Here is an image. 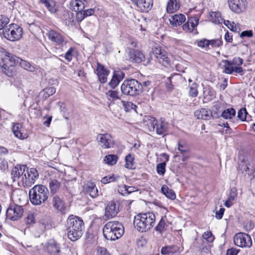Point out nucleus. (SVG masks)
I'll list each match as a JSON object with an SVG mask.
<instances>
[{
    "mask_svg": "<svg viewBox=\"0 0 255 255\" xmlns=\"http://www.w3.org/2000/svg\"><path fill=\"white\" fill-rule=\"evenodd\" d=\"M228 2L230 9L237 14L245 11L247 7L246 0H228Z\"/></svg>",
    "mask_w": 255,
    "mask_h": 255,
    "instance_id": "obj_13",
    "label": "nucleus"
},
{
    "mask_svg": "<svg viewBox=\"0 0 255 255\" xmlns=\"http://www.w3.org/2000/svg\"><path fill=\"white\" fill-rule=\"evenodd\" d=\"M209 46L212 47H219L221 46L222 41L220 39L209 40Z\"/></svg>",
    "mask_w": 255,
    "mask_h": 255,
    "instance_id": "obj_57",
    "label": "nucleus"
},
{
    "mask_svg": "<svg viewBox=\"0 0 255 255\" xmlns=\"http://www.w3.org/2000/svg\"><path fill=\"white\" fill-rule=\"evenodd\" d=\"M225 104L222 102H218L214 105L212 109L211 112L213 117L214 118H218L219 117V113L222 112L224 110Z\"/></svg>",
    "mask_w": 255,
    "mask_h": 255,
    "instance_id": "obj_37",
    "label": "nucleus"
},
{
    "mask_svg": "<svg viewBox=\"0 0 255 255\" xmlns=\"http://www.w3.org/2000/svg\"><path fill=\"white\" fill-rule=\"evenodd\" d=\"M194 115L198 119L205 120H209L211 117H213L211 111H209L206 109H201L196 110L194 113Z\"/></svg>",
    "mask_w": 255,
    "mask_h": 255,
    "instance_id": "obj_24",
    "label": "nucleus"
},
{
    "mask_svg": "<svg viewBox=\"0 0 255 255\" xmlns=\"http://www.w3.org/2000/svg\"><path fill=\"white\" fill-rule=\"evenodd\" d=\"M119 176H115L114 175H109L103 177L101 179V182L103 184H107L111 182L117 181Z\"/></svg>",
    "mask_w": 255,
    "mask_h": 255,
    "instance_id": "obj_52",
    "label": "nucleus"
},
{
    "mask_svg": "<svg viewBox=\"0 0 255 255\" xmlns=\"http://www.w3.org/2000/svg\"><path fill=\"white\" fill-rule=\"evenodd\" d=\"M235 110L233 108H231L224 110L221 114V117L226 120H230L235 117Z\"/></svg>",
    "mask_w": 255,
    "mask_h": 255,
    "instance_id": "obj_38",
    "label": "nucleus"
},
{
    "mask_svg": "<svg viewBox=\"0 0 255 255\" xmlns=\"http://www.w3.org/2000/svg\"><path fill=\"white\" fill-rule=\"evenodd\" d=\"M222 69L223 72L228 74H232L233 72L243 75L244 70L240 66L243 63V59L240 57H234L232 61H222ZM222 65V64H221Z\"/></svg>",
    "mask_w": 255,
    "mask_h": 255,
    "instance_id": "obj_6",
    "label": "nucleus"
},
{
    "mask_svg": "<svg viewBox=\"0 0 255 255\" xmlns=\"http://www.w3.org/2000/svg\"><path fill=\"white\" fill-rule=\"evenodd\" d=\"M119 212V204L118 201H111L109 202L105 208L104 219L108 220L117 216Z\"/></svg>",
    "mask_w": 255,
    "mask_h": 255,
    "instance_id": "obj_12",
    "label": "nucleus"
},
{
    "mask_svg": "<svg viewBox=\"0 0 255 255\" xmlns=\"http://www.w3.org/2000/svg\"><path fill=\"white\" fill-rule=\"evenodd\" d=\"M161 191L167 198L172 200L176 198V195L173 190L169 189L168 186L165 185L162 186Z\"/></svg>",
    "mask_w": 255,
    "mask_h": 255,
    "instance_id": "obj_39",
    "label": "nucleus"
},
{
    "mask_svg": "<svg viewBox=\"0 0 255 255\" xmlns=\"http://www.w3.org/2000/svg\"><path fill=\"white\" fill-rule=\"evenodd\" d=\"M155 221V216L152 212L139 213L134 217L133 224L137 230L141 232L149 230Z\"/></svg>",
    "mask_w": 255,
    "mask_h": 255,
    "instance_id": "obj_2",
    "label": "nucleus"
},
{
    "mask_svg": "<svg viewBox=\"0 0 255 255\" xmlns=\"http://www.w3.org/2000/svg\"><path fill=\"white\" fill-rule=\"evenodd\" d=\"M56 92V89L53 87H48L45 88L39 93V96L44 99H46L49 96L54 94Z\"/></svg>",
    "mask_w": 255,
    "mask_h": 255,
    "instance_id": "obj_42",
    "label": "nucleus"
},
{
    "mask_svg": "<svg viewBox=\"0 0 255 255\" xmlns=\"http://www.w3.org/2000/svg\"><path fill=\"white\" fill-rule=\"evenodd\" d=\"M95 13V10L93 8L84 9L81 11L77 12L76 14V20L78 22H81L85 17L92 15Z\"/></svg>",
    "mask_w": 255,
    "mask_h": 255,
    "instance_id": "obj_23",
    "label": "nucleus"
},
{
    "mask_svg": "<svg viewBox=\"0 0 255 255\" xmlns=\"http://www.w3.org/2000/svg\"><path fill=\"white\" fill-rule=\"evenodd\" d=\"M60 186V183L56 179H50L49 183V187L50 192L55 194L59 190Z\"/></svg>",
    "mask_w": 255,
    "mask_h": 255,
    "instance_id": "obj_43",
    "label": "nucleus"
},
{
    "mask_svg": "<svg viewBox=\"0 0 255 255\" xmlns=\"http://www.w3.org/2000/svg\"><path fill=\"white\" fill-rule=\"evenodd\" d=\"M96 74L100 83H105L107 81V76L109 74V71L99 63H97Z\"/></svg>",
    "mask_w": 255,
    "mask_h": 255,
    "instance_id": "obj_19",
    "label": "nucleus"
},
{
    "mask_svg": "<svg viewBox=\"0 0 255 255\" xmlns=\"http://www.w3.org/2000/svg\"><path fill=\"white\" fill-rule=\"evenodd\" d=\"M66 227L68 238L73 242L80 239L82 236L85 226L83 220L76 216L71 215L67 220Z\"/></svg>",
    "mask_w": 255,
    "mask_h": 255,
    "instance_id": "obj_1",
    "label": "nucleus"
},
{
    "mask_svg": "<svg viewBox=\"0 0 255 255\" xmlns=\"http://www.w3.org/2000/svg\"><path fill=\"white\" fill-rule=\"evenodd\" d=\"M26 223L27 225H32L35 222V218L34 216L32 214H28L27 217L26 218Z\"/></svg>",
    "mask_w": 255,
    "mask_h": 255,
    "instance_id": "obj_63",
    "label": "nucleus"
},
{
    "mask_svg": "<svg viewBox=\"0 0 255 255\" xmlns=\"http://www.w3.org/2000/svg\"><path fill=\"white\" fill-rule=\"evenodd\" d=\"M125 167L128 169H132L135 168L134 167V157L131 154H128L126 156Z\"/></svg>",
    "mask_w": 255,
    "mask_h": 255,
    "instance_id": "obj_46",
    "label": "nucleus"
},
{
    "mask_svg": "<svg viewBox=\"0 0 255 255\" xmlns=\"http://www.w3.org/2000/svg\"><path fill=\"white\" fill-rule=\"evenodd\" d=\"M12 130L15 136L19 139H23L27 137L26 134L22 132V125L19 123L13 124Z\"/></svg>",
    "mask_w": 255,
    "mask_h": 255,
    "instance_id": "obj_28",
    "label": "nucleus"
},
{
    "mask_svg": "<svg viewBox=\"0 0 255 255\" xmlns=\"http://www.w3.org/2000/svg\"><path fill=\"white\" fill-rule=\"evenodd\" d=\"M1 68L2 72L8 77H12L15 74V68L12 65H8L7 63H3Z\"/></svg>",
    "mask_w": 255,
    "mask_h": 255,
    "instance_id": "obj_31",
    "label": "nucleus"
},
{
    "mask_svg": "<svg viewBox=\"0 0 255 255\" xmlns=\"http://www.w3.org/2000/svg\"><path fill=\"white\" fill-rule=\"evenodd\" d=\"M39 2L43 4L51 13H55L58 10V6L53 0H39Z\"/></svg>",
    "mask_w": 255,
    "mask_h": 255,
    "instance_id": "obj_26",
    "label": "nucleus"
},
{
    "mask_svg": "<svg viewBox=\"0 0 255 255\" xmlns=\"http://www.w3.org/2000/svg\"><path fill=\"white\" fill-rule=\"evenodd\" d=\"M39 174L35 168H28L26 167L25 172L22 176L21 184L24 187H29L33 185L38 179Z\"/></svg>",
    "mask_w": 255,
    "mask_h": 255,
    "instance_id": "obj_8",
    "label": "nucleus"
},
{
    "mask_svg": "<svg viewBox=\"0 0 255 255\" xmlns=\"http://www.w3.org/2000/svg\"><path fill=\"white\" fill-rule=\"evenodd\" d=\"M86 192L92 198L98 196V190L95 185L92 182H88L85 187Z\"/></svg>",
    "mask_w": 255,
    "mask_h": 255,
    "instance_id": "obj_34",
    "label": "nucleus"
},
{
    "mask_svg": "<svg viewBox=\"0 0 255 255\" xmlns=\"http://www.w3.org/2000/svg\"><path fill=\"white\" fill-rule=\"evenodd\" d=\"M118 159V157L116 155L109 154L106 155L104 158V161L109 165H115Z\"/></svg>",
    "mask_w": 255,
    "mask_h": 255,
    "instance_id": "obj_47",
    "label": "nucleus"
},
{
    "mask_svg": "<svg viewBox=\"0 0 255 255\" xmlns=\"http://www.w3.org/2000/svg\"><path fill=\"white\" fill-rule=\"evenodd\" d=\"M18 64H19L21 67L27 71L30 72H33L34 71L35 68L33 66L31 65L29 62L20 58Z\"/></svg>",
    "mask_w": 255,
    "mask_h": 255,
    "instance_id": "obj_49",
    "label": "nucleus"
},
{
    "mask_svg": "<svg viewBox=\"0 0 255 255\" xmlns=\"http://www.w3.org/2000/svg\"><path fill=\"white\" fill-rule=\"evenodd\" d=\"M23 247L27 252L32 254L36 253L38 250L37 246H32L31 245H26V246H23Z\"/></svg>",
    "mask_w": 255,
    "mask_h": 255,
    "instance_id": "obj_58",
    "label": "nucleus"
},
{
    "mask_svg": "<svg viewBox=\"0 0 255 255\" xmlns=\"http://www.w3.org/2000/svg\"><path fill=\"white\" fill-rule=\"evenodd\" d=\"M106 95L109 100L112 99L114 101L120 99V94L117 91L109 90L106 93Z\"/></svg>",
    "mask_w": 255,
    "mask_h": 255,
    "instance_id": "obj_48",
    "label": "nucleus"
},
{
    "mask_svg": "<svg viewBox=\"0 0 255 255\" xmlns=\"http://www.w3.org/2000/svg\"><path fill=\"white\" fill-rule=\"evenodd\" d=\"M97 139L104 148H110L114 145L113 137L110 134H99Z\"/></svg>",
    "mask_w": 255,
    "mask_h": 255,
    "instance_id": "obj_16",
    "label": "nucleus"
},
{
    "mask_svg": "<svg viewBox=\"0 0 255 255\" xmlns=\"http://www.w3.org/2000/svg\"><path fill=\"white\" fill-rule=\"evenodd\" d=\"M59 248V245L55 241L52 240L47 243L46 251L50 255H56Z\"/></svg>",
    "mask_w": 255,
    "mask_h": 255,
    "instance_id": "obj_30",
    "label": "nucleus"
},
{
    "mask_svg": "<svg viewBox=\"0 0 255 255\" xmlns=\"http://www.w3.org/2000/svg\"><path fill=\"white\" fill-rule=\"evenodd\" d=\"M235 244L242 248H249L252 246V240L250 235L244 233L236 234L234 237Z\"/></svg>",
    "mask_w": 255,
    "mask_h": 255,
    "instance_id": "obj_9",
    "label": "nucleus"
},
{
    "mask_svg": "<svg viewBox=\"0 0 255 255\" xmlns=\"http://www.w3.org/2000/svg\"><path fill=\"white\" fill-rule=\"evenodd\" d=\"M69 252L70 250L68 248H59L56 255H68Z\"/></svg>",
    "mask_w": 255,
    "mask_h": 255,
    "instance_id": "obj_64",
    "label": "nucleus"
},
{
    "mask_svg": "<svg viewBox=\"0 0 255 255\" xmlns=\"http://www.w3.org/2000/svg\"><path fill=\"white\" fill-rule=\"evenodd\" d=\"M26 166L24 165H17L13 167L11 171V176L13 182L17 181L21 184L22 176L25 172Z\"/></svg>",
    "mask_w": 255,
    "mask_h": 255,
    "instance_id": "obj_14",
    "label": "nucleus"
},
{
    "mask_svg": "<svg viewBox=\"0 0 255 255\" xmlns=\"http://www.w3.org/2000/svg\"><path fill=\"white\" fill-rule=\"evenodd\" d=\"M23 210L22 206L17 205H11L7 209L6 216L7 219L11 221H16L23 215Z\"/></svg>",
    "mask_w": 255,
    "mask_h": 255,
    "instance_id": "obj_11",
    "label": "nucleus"
},
{
    "mask_svg": "<svg viewBox=\"0 0 255 255\" xmlns=\"http://www.w3.org/2000/svg\"><path fill=\"white\" fill-rule=\"evenodd\" d=\"M165 222L164 220L162 218L159 222L157 225L155 227V230L161 233L165 230Z\"/></svg>",
    "mask_w": 255,
    "mask_h": 255,
    "instance_id": "obj_55",
    "label": "nucleus"
},
{
    "mask_svg": "<svg viewBox=\"0 0 255 255\" xmlns=\"http://www.w3.org/2000/svg\"><path fill=\"white\" fill-rule=\"evenodd\" d=\"M178 149L184 156L188 151V148L186 146L181 144L180 142L178 143Z\"/></svg>",
    "mask_w": 255,
    "mask_h": 255,
    "instance_id": "obj_59",
    "label": "nucleus"
},
{
    "mask_svg": "<svg viewBox=\"0 0 255 255\" xmlns=\"http://www.w3.org/2000/svg\"><path fill=\"white\" fill-rule=\"evenodd\" d=\"M209 40L202 39L197 41V45L201 48H205L209 46Z\"/></svg>",
    "mask_w": 255,
    "mask_h": 255,
    "instance_id": "obj_60",
    "label": "nucleus"
},
{
    "mask_svg": "<svg viewBox=\"0 0 255 255\" xmlns=\"http://www.w3.org/2000/svg\"><path fill=\"white\" fill-rule=\"evenodd\" d=\"M210 20L216 24H220L225 21L219 11H212L210 13Z\"/></svg>",
    "mask_w": 255,
    "mask_h": 255,
    "instance_id": "obj_40",
    "label": "nucleus"
},
{
    "mask_svg": "<svg viewBox=\"0 0 255 255\" xmlns=\"http://www.w3.org/2000/svg\"><path fill=\"white\" fill-rule=\"evenodd\" d=\"M185 20V16L181 13L175 14L169 19L170 24L175 26L181 25Z\"/></svg>",
    "mask_w": 255,
    "mask_h": 255,
    "instance_id": "obj_27",
    "label": "nucleus"
},
{
    "mask_svg": "<svg viewBox=\"0 0 255 255\" xmlns=\"http://www.w3.org/2000/svg\"><path fill=\"white\" fill-rule=\"evenodd\" d=\"M180 6V4L178 0H169L167 4V11L168 13H173L178 10Z\"/></svg>",
    "mask_w": 255,
    "mask_h": 255,
    "instance_id": "obj_36",
    "label": "nucleus"
},
{
    "mask_svg": "<svg viewBox=\"0 0 255 255\" xmlns=\"http://www.w3.org/2000/svg\"><path fill=\"white\" fill-rule=\"evenodd\" d=\"M90 0H75L70 3V8L75 12L81 11L89 7Z\"/></svg>",
    "mask_w": 255,
    "mask_h": 255,
    "instance_id": "obj_17",
    "label": "nucleus"
},
{
    "mask_svg": "<svg viewBox=\"0 0 255 255\" xmlns=\"http://www.w3.org/2000/svg\"><path fill=\"white\" fill-rule=\"evenodd\" d=\"M0 53L2 62L7 64L8 62L10 65H12L15 66V65L18 64L20 60L19 57L6 52L4 49H0Z\"/></svg>",
    "mask_w": 255,
    "mask_h": 255,
    "instance_id": "obj_15",
    "label": "nucleus"
},
{
    "mask_svg": "<svg viewBox=\"0 0 255 255\" xmlns=\"http://www.w3.org/2000/svg\"><path fill=\"white\" fill-rule=\"evenodd\" d=\"M198 21L199 19L195 17H191L188 19V21L183 25V28L185 30L187 29L191 32L194 30L195 27L197 25Z\"/></svg>",
    "mask_w": 255,
    "mask_h": 255,
    "instance_id": "obj_32",
    "label": "nucleus"
},
{
    "mask_svg": "<svg viewBox=\"0 0 255 255\" xmlns=\"http://www.w3.org/2000/svg\"><path fill=\"white\" fill-rule=\"evenodd\" d=\"M198 85L194 82L189 85V94L190 97H196L197 96L198 91L197 90Z\"/></svg>",
    "mask_w": 255,
    "mask_h": 255,
    "instance_id": "obj_50",
    "label": "nucleus"
},
{
    "mask_svg": "<svg viewBox=\"0 0 255 255\" xmlns=\"http://www.w3.org/2000/svg\"><path fill=\"white\" fill-rule=\"evenodd\" d=\"M103 232L106 239L115 241L122 236L124 233V229L119 222L110 221L104 226Z\"/></svg>",
    "mask_w": 255,
    "mask_h": 255,
    "instance_id": "obj_4",
    "label": "nucleus"
},
{
    "mask_svg": "<svg viewBox=\"0 0 255 255\" xmlns=\"http://www.w3.org/2000/svg\"><path fill=\"white\" fill-rule=\"evenodd\" d=\"M2 34L7 40L14 41L19 39L21 37L22 29L17 24L11 23L4 28Z\"/></svg>",
    "mask_w": 255,
    "mask_h": 255,
    "instance_id": "obj_7",
    "label": "nucleus"
},
{
    "mask_svg": "<svg viewBox=\"0 0 255 255\" xmlns=\"http://www.w3.org/2000/svg\"><path fill=\"white\" fill-rule=\"evenodd\" d=\"M168 124L163 119L160 118L155 126V131L157 134L162 135L167 131Z\"/></svg>",
    "mask_w": 255,
    "mask_h": 255,
    "instance_id": "obj_22",
    "label": "nucleus"
},
{
    "mask_svg": "<svg viewBox=\"0 0 255 255\" xmlns=\"http://www.w3.org/2000/svg\"><path fill=\"white\" fill-rule=\"evenodd\" d=\"M166 162H163L158 164L156 167L157 173L161 175H163L165 172Z\"/></svg>",
    "mask_w": 255,
    "mask_h": 255,
    "instance_id": "obj_54",
    "label": "nucleus"
},
{
    "mask_svg": "<svg viewBox=\"0 0 255 255\" xmlns=\"http://www.w3.org/2000/svg\"><path fill=\"white\" fill-rule=\"evenodd\" d=\"M52 204L56 210L62 211L64 209V201L58 196H54L52 198Z\"/></svg>",
    "mask_w": 255,
    "mask_h": 255,
    "instance_id": "obj_33",
    "label": "nucleus"
},
{
    "mask_svg": "<svg viewBox=\"0 0 255 255\" xmlns=\"http://www.w3.org/2000/svg\"><path fill=\"white\" fill-rule=\"evenodd\" d=\"M151 57L157 59L159 63L165 67L170 65L169 55L164 49H154L151 54Z\"/></svg>",
    "mask_w": 255,
    "mask_h": 255,
    "instance_id": "obj_10",
    "label": "nucleus"
},
{
    "mask_svg": "<svg viewBox=\"0 0 255 255\" xmlns=\"http://www.w3.org/2000/svg\"><path fill=\"white\" fill-rule=\"evenodd\" d=\"M179 251V248L176 246L164 247L161 249V253L163 255L176 253Z\"/></svg>",
    "mask_w": 255,
    "mask_h": 255,
    "instance_id": "obj_41",
    "label": "nucleus"
},
{
    "mask_svg": "<svg viewBox=\"0 0 255 255\" xmlns=\"http://www.w3.org/2000/svg\"><path fill=\"white\" fill-rule=\"evenodd\" d=\"M224 23L228 27V28L233 31L239 32L240 30L239 26L236 24L234 22L231 23L229 20H225L224 21Z\"/></svg>",
    "mask_w": 255,
    "mask_h": 255,
    "instance_id": "obj_51",
    "label": "nucleus"
},
{
    "mask_svg": "<svg viewBox=\"0 0 255 255\" xmlns=\"http://www.w3.org/2000/svg\"><path fill=\"white\" fill-rule=\"evenodd\" d=\"M137 7L142 12H147L153 5V0H134Z\"/></svg>",
    "mask_w": 255,
    "mask_h": 255,
    "instance_id": "obj_20",
    "label": "nucleus"
},
{
    "mask_svg": "<svg viewBox=\"0 0 255 255\" xmlns=\"http://www.w3.org/2000/svg\"><path fill=\"white\" fill-rule=\"evenodd\" d=\"M157 120L155 118L151 116H145L143 119V124L147 127L150 132L154 131L155 129V126Z\"/></svg>",
    "mask_w": 255,
    "mask_h": 255,
    "instance_id": "obj_25",
    "label": "nucleus"
},
{
    "mask_svg": "<svg viewBox=\"0 0 255 255\" xmlns=\"http://www.w3.org/2000/svg\"><path fill=\"white\" fill-rule=\"evenodd\" d=\"M247 112L245 108L240 109L238 112V118L242 121L246 120Z\"/></svg>",
    "mask_w": 255,
    "mask_h": 255,
    "instance_id": "obj_56",
    "label": "nucleus"
},
{
    "mask_svg": "<svg viewBox=\"0 0 255 255\" xmlns=\"http://www.w3.org/2000/svg\"><path fill=\"white\" fill-rule=\"evenodd\" d=\"M48 38L52 42L58 45L62 44L64 42L63 36L59 32L54 30H50L47 33Z\"/></svg>",
    "mask_w": 255,
    "mask_h": 255,
    "instance_id": "obj_21",
    "label": "nucleus"
},
{
    "mask_svg": "<svg viewBox=\"0 0 255 255\" xmlns=\"http://www.w3.org/2000/svg\"><path fill=\"white\" fill-rule=\"evenodd\" d=\"M237 196V191L235 188H233L230 190L229 194L228 195V198L230 200H232L234 201L235 198Z\"/></svg>",
    "mask_w": 255,
    "mask_h": 255,
    "instance_id": "obj_62",
    "label": "nucleus"
},
{
    "mask_svg": "<svg viewBox=\"0 0 255 255\" xmlns=\"http://www.w3.org/2000/svg\"><path fill=\"white\" fill-rule=\"evenodd\" d=\"M129 60L133 62L140 63L145 58L143 54L137 49H128Z\"/></svg>",
    "mask_w": 255,
    "mask_h": 255,
    "instance_id": "obj_18",
    "label": "nucleus"
},
{
    "mask_svg": "<svg viewBox=\"0 0 255 255\" xmlns=\"http://www.w3.org/2000/svg\"><path fill=\"white\" fill-rule=\"evenodd\" d=\"M118 104L120 107L123 106L126 112L130 111L132 109L134 110L137 107L135 105L131 102L121 101Z\"/></svg>",
    "mask_w": 255,
    "mask_h": 255,
    "instance_id": "obj_45",
    "label": "nucleus"
},
{
    "mask_svg": "<svg viewBox=\"0 0 255 255\" xmlns=\"http://www.w3.org/2000/svg\"><path fill=\"white\" fill-rule=\"evenodd\" d=\"M121 88L124 95L132 97L139 95L142 92V84L134 79L125 80Z\"/></svg>",
    "mask_w": 255,
    "mask_h": 255,
    "instance_id": "obj_5",
    "label": "nucleus"
},
{
    "mask_svg": "<svg viewBox=\"0 0 255 255\" xmlns=\"http://www.w3.org/2000/svg\"><path fill=\"white\" fill-rule=\"evenodd\" d=\"M203 238L208 242H212L214 240L212 234L210 231L205 232L203 235Z\"/></svg>",
    "mask_w": 255,
    "mask_h": 255,
    "instance_id": "obj_61",
    "label": "nucleus"
},
{
    "mask_svg": "<svg viewBox=\"0 0 255 255\" xmlns=\"http://www.w3.org/2000/svg\"><path fill=\"white\" fill-rule=\"evenodd\" d=\"M124 75L122 72L115 73L109 83L110 87L112 88H115L117 87L120 81L124 78Z\"/></svg>",
    "mask_w": 255,
    "mask_h": 255,
    "instance_id": "obj_35",
    "label": "nucleus"
},
{
    "mask_svg": "<svg viewBox=\"0 0 255 255\" xmlns=\"http://www.w3.org/2000/svg\"><path fill=\"white\" fill-rule=\"evenodd\" d=\"M204 94V99L207 101H211L215 98L216 92L213 89L210 87L205 89Z\"/></svg>",
    "mask_w": 255,
    "mask_h": 255,
    "instance_id": "obj_44",
    "label": "nucleus"
},
{
    "mask_svg": "<svg viewBox=\"0 0 255 255\" xmlns=\"http://www.w3.org/2000/svg\"><path fill=\"white\" fill-rule=\"evenodd\" d=\"M48 196L49 191L43 185H36L29 191L30 201L34 205H40L44 203L48 199Z\"/></svg>",
    "mask_w": 255,
    "mask_h": 255,
    "instance_id": "obj_3",
    "label": "nucleus"
},
{
    "mask_svg": "<svg viewBox=\"0 0 255 255\" xmlns=\"http://www.w3.org/2000/svg\"><path fill=\"white\" fill-rule=\"evenodd\" d=\"M63 20L66 25L73 26L75 24L74 13L69 10L64 11Z\"/></svg>",
    "mask_w": 255,
    "mask_h": 255,
    "instance_id": "obj_29",
    "label": "nucleus"
},
{
    "mask_svg": "<svg viewBox=\"0 0 255 255\" xmlns=\"http://www.w3.org/2000/svg\"><path fill=\"white\" fill-rule=\"evenodd\" d=\"M9 20L8 18L5 16L4 15H0V30L3 29L6 27H8L6 25L9 23Z\"/></svg>",
    "mask_w": 255,
    "mask_h": 255,
    "instance_id": "obj_53",
    "label": "nucleus"
}]
</instances>
